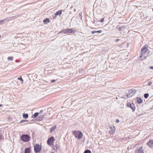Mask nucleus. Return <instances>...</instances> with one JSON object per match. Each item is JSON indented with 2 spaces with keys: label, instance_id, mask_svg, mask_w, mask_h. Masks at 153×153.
<instances>
[{
  "label": "nucleus",
  "instance_id": "nucleus-19",
  "mask_svg": "<svg viewBox=\"0 0 153 153\" xmlns=\"http://www.w3.org/2000/svg\"><path fill=\"white\" fill-rule=\"evenodd\" d=\"M39 114V113H37V112L35 113L33 115V117L34 118L36 117Z\"/></svg>",
  "mask_w": 153,
  "mask_h": 153
},
{
  "label": "nucleus",
  "instance_id": "nucleus-25",
  "mask_svg": "<svg viewBox=\"0 0 153 153\" xmlns=\"http://www.w3.org/2000/svg\"><path fill=\"white\" fill-rule=\"evenodd\" d=\"M73 134L75 136V137H76V131H74L73 132Z\"/></svg>",
  "mask_w": 153,
  "mask_h": 153
},
{
  "label": "nucleus",
  "instance_id": "nucleus-3",
  "mask_svg": "<svg viewBox=\"0 0 153 153\" xmlns=\"http://www.w3.org/2000/svg\"><path fill=\"white\" fill-rule=\"evenodd\" d=\"M147 51H141V55L140 56V58L141 60H143L146 59L147 56H146L145 55V53Z\"/></svg>",
  "mask_w": 153,
  "mask_h": 153
},
{
  "label": "nucleus",
  "instance_id": "nucleus-17",
  "mask_svg": "<svg viewBox=\"0 0 153 153\" xmlns=\"http://www.w3.org/2000/svg\"><path fill=\"white\" fill-rule=\"evenodd\" d=\"M18 79L20 80L21 81L22 83V84L23 83V80L21 76H20L19 77H18Z\"/></svg>",
  "mask_w": 153,
  "mask_h": 153
},
{
  "label": "nucleus",
  "instance_id": "nucleus-10",
  "mask_svg": "<svg viewBox=\"0 0 153 153\" xmlns=\"http://www.w3.org/2000/svg\"><path fill=\"white\" fill-rule=\"evenodd\" d=\"M43 22L45 24H47L48 23H49L50 20L48 18H46L43 20Z\"/></svg>",
  "mask_w": 153,
  "mask_h": 153
},
{
  "label": "nucleus",
  "instance_id": "nucleus-9",
  "mask_svg": "<svg viewBox=\"0 0 153 153\" xmlns=\"http://www.w3.org/2000/svg\"><path fill=\"white\" fill-rule=\"evenodd\" d=\"M62 10H60L57 11L55 13V15L56 17L58 15H60L62 14Z\"/></svg>",
  "mask_w": 153,
  "mask_h": 153
},
{
  "label": "nucleus",
  "instance_id": "nucleus-23",
  "mask_svg": "<svg viewBox=\"0 0 153 153\" xmlns=\"http://www.w3.org/2000/svg\"><path fill=\"white\" fill-rule=\"evenodd\" d=\"M13 59V57L12 56L8 57L7 58V59L8 60H10L11 61Z\"/></svg>",
  "mask_w": 153,
  "mask_h": 153
},
{
  "label": "nucleus",
  "instance_id": "nucleus-34",
  "mask_svg": "<svg viewBox=\"0 0 153 153\" xmlns=\"http://www.w3.org/2000/svg\"><path fill=\"white\" fill-rule=\"evenodd\" d=\"M43 111L42 110L40 111V113H42L43 112Z\"/></svg>",
  "mask_w": 153,
  "mask_h": 153
},
{
  "label": "nucleus",
  "instance_id": "nucleus-2",
  "mask_svg": "<svg viewBox=\"0 0 153 153\" xmlns=\"http://www.w3.org/2000/svg\"><path fill=\"white\" fill-rule=\"evenodd\" d=\"M136 90L134 89H131L128 91V94L127 95L128 97H129L133 96L135 93Z\"/></svg>",
  "mask_w": 153,
  "mask_h": 153
},
{
  "label": "nucleus",
  "instance_id": "nucleus-33",
  "mask_svg": "<svg viewBox=\"0 0 153 153\" xmlns=\"http://www.w3.org/2000/svg\"><path fill=\"white\" fill-rule=\"evenodd\" d=\"M131 108L132 109V110H133V111H134V108H132L131 107Z\"/></svg>",
  "mask_w": 153,
  "mask_h": 153
},
{
  "label": "nucleus",
  "instance_id": "nucleus-15",
  "mask_svg": "<svg viewBox=\"0 0 153 153\" xmlns=\"http://www.w3.org/2000/svg\"><path fill=\"white\" fill-rule=\"evenodd\" d=\"M137 102L138 103H141L143 102V100L141 99L140 98H138L137 100Z\"/></svg>",
  "mask_w": 153,
  "mask_h": 153
},
{
  "label": "nucleus",
  "instance_id": "nucleus-4",
  "mask_svg": "<svg viewBox=\"0 0 153 153\" xmlns=\"http://www.w3.org/2000/svg\"><path fill=\"white\" fill-rule=\"evenodd\" d=\"M61 32L63 33L66 34L72 33L74 32L72 29L69 28L63 30L61 31Z\"/></svg>",
  "mask_w": 153,
  "mask_h": 153
},
{
  "label": "nucleus",
  "instance_id": "nucleus-24",
  "mask_svg": "<svg viewBox=\"0 0 153 153\" xmlns=\"http://www.w3.org/2000/svg\"><path fill=\"white\" fill-rule=\"evenodd\" d=\"M147 143H153V140H150Z\"/></svg>",
  "mask_w": 153,
  "mask_h": 153
},
{
  "label": "nucleus",
  "instance_id": "nucleus-29",
  "mask_svg": "<svg viewBox=\"0 0 153 153\" xmlns=\"http://www.w3.org/2000/svg\"><path fill=\"white\" fill-rule=\"evenodd\" d=\"M4 20L0 21V25L3 23V22Z\"/></svg>",
  "mask_w": 153,
  "mask_h": 153
},
{
  "label": "nucleus",
  "instance_id": "nucleus-35",
  "mask_svg": "<svg viewBox=\"0 0 153 153\" xmlns=\"http://www.w3.org/2000/svg\"><path fill=\"white\" fill-rule=\"evenodd\" d=\"M119 40H120V39H117V40H116V42H117Z\"/></svg>",
  "mask_w": 153,
  "mask_h": 153
},
{
  "label": "nucleus",
  "instance_id": "nucleus-39",
  "mask_svg": "<svg viewBox=\"0 0 153 153\" xmlns=\"http://www.w3.org/2000/svg\"><path fill=\"white\" fill-rule=\"evenodd\" d=\"M152 10H153V9H152Z\"/></svg>",
  "mask_w": 153,
  "mask_h": 153
},
{
  "label": "nucleus",
  "instance_id": "nucleus-11",
  "mask_svg": "<svg viewBox=\"0 0 153 153\" xmlns=\"http://www.w3.org/2000/svg\"><path fill=\"white\" fill-rule=\"evenodd\" d=\"M148 48H147V45H145L144 46H143L142 49L141 51H147Z\"/></svg>",
  "mask_w": 153,
  "mask_h": 153
},
{
  "label": "nucleus",
  "instance_id": "nucleus-36",
  "mask_svg": "<svg viewBox=\"0 0 153 153\" xmlns=\"http://www.w3.org/2000/svg\"><path fill=\"white\" fill-rule=\"evenodd\" d=\"M2 106V105L0 104V107Z\"/></svg>",
  "mask_w": 153,
  "mask_h": 153
},
{
  "label": "nucleus",
  "instance_id": "nucleus-38",
  "mask_svg": "<svg viewBox=\"0 0 153 153\" xmlns=\"http://www.w3.org/2000/svg\"><path fill=\"white\" fill-rule=\"evenodd\" d=\"M1 37V36L0 35V38Z\"/></svg>",
  "mask_w": 153,
  "mask_h": 153
},
{
  "label": "nucleus",
  "instance_id": "nucleus-8",
  "mask_svg": "<svg viewBox=\"0 0 153 153\" xmlns=\"http://www.w3.org/2000/svg\"><path fill=\"white\" fill-rule=\"evenodd\" d=\"M115 128L114 127L110 128V130L109 131V133L111 134H113L115 132Z\"/></svg>",
  "mask_w": 153,
  "mask_h": 153
},
{
  "label": "nucleus",
  "instance_id": "nucleus-1",
  "mask_svg": "<svg viewBox=\"0 0 153 153\" xmlns=\"http://www.w3.org/2000/svg\"><path fill=\"white\" fill-rule=\"evenodd\" d=\"M30 138V136L27 134L23 135L21 136V140L25 142H27L29 141Z\"/></svg>",
  "mask_w": 153,
  "mask_h": 153
},
{
  "label": "nucleus",
  "instance_id": "nucleus-37",
  "mask_svg": "<svg viewBox=\"0 0 153 153\" xmlns=\"http://www.w3.org/2000/svg\"><path fill=\"white\" fill-rule=\"evenodd\" d=\"M151 144H149V146H150V145Z\"/></svg>",
  "mask_w": 153,
  "mask_h": 153
},
{
  "label": "nucleus",
  "instance_id": "nucleus-22",
  "mask_svg": "<svg viewBox=\"0 0 153 153\" xmlns=\"http://www.w3.org/2000/svg\"><path fill=\"white\" fill-rule=\"evenodd\" d=\"M84 153H91V151L88 150H85Z\"/></svg>",
  "mask_w": 153,
  "mask_h": 153
},
{
  "label": "nucleus",
  "instance_id": "nucleus-6",
  "mask_svg": "<svg viewBox=\"0 0 153 153\" xmlns=\"http://www.w3.org/2000/svg\"><path fill=\"white\" fill-rule=\"evenodd\" d=\"M83 136L82 133L79 131H77V138L78 139H81Z\"/></svg>",
  "mask_w": 153,
  "mask_h": 153
},
{
  "label": "nucleus",
  "instance_id": "nucleus-14",
  "mask_svg": "<svg viewBox=\"0 0 153 153\" xmlns=\"http://www.w3.org/2000/svg\"><path fill=\"white\" fill-rule=\"evenodd\" d=\"M56 126H54L53 127H52V128H51L50 129L51 132H52L53 131H54V130L56 128Z\"/></svg>",
  "mask_w": 153,
  "mask_h": 153
},
{
  "label": "nucleus",
  "instance_id": "nucleus-32",
  "mask_svg": "<svg viewBox=\"0 0 153 153\" xmlns=\"http://www.w3.org/2000/svg\"><path fill=\"white\" fill-rule=\"evenodd\" d=\"M149 68L150 69H153V66L150 67Z\"/></svg>",
  "mask_w": 153,
  "mask_h": 153
},
{
  "label": "nucleus",
  "instance_id": "nucleus-31",
  "mask_svg": "<svg viewBox=\"0 0 153 153\" xmlns=\"http://www.w3.org/2000/svg\"><path fill=\"white\" fill-rule=\"evenodd\" d=\"M56 81V80H52L51 81V83H53L54 82H55Z\"/></svg>",
  "mask_w": 153,
  "mask_h": 153
},
{
  "label": "nucleus",
  "instance_id": "nucleus-21",
  "mask_svg": "<svg viewBox=\"0 0 153 153\" xmlns=\"http://www.w3.org/2000/svg\"><path fill=\"white\" fill-rule=\"evenodd\" d=\"M4 139V137L1 133H0V140H3Z\"/></svg>",
  "mask_w": 153,
  "mask_h": 153
},
{
  "label": "nucleus",
  "instance_id": "nucleus-16",
  "mask_svg": "<svg viewBox=\"0 0 153 153\" xmlns=\"http://www.w3.org/2000/svg\"><path fill=\"white\" fill-rule=\"evenodd\" d=\"M79 18L80 19L82 20V12H80L79 13Z\"/></svg>",
  "mask_w": 153,
  "mask_h": 153
},
{
  "label": "nucleus",
  "instance_id": "nucleus-7",
  "mask_svg": "<svg viewBox=\"0 0 153 153\" xmlns=\"http://www.w3.org/2000/svg\"><path fill=\"white\" fill-rule=\"evenodd\" d=\"M136 153H144V151L142 149V147H140L136 151Z\"/></svg>",
  "mask_w": 153,
  "mask_h": 153
},
{
  "label": "nucleus",
  "instance_id": "nucleus-26",
  "mask_svg": "<svg viewBox=\"0 0 153 153\" xmlns=\"http://www.w3.org/2000/svg\"><path fill=\"white\" fill-rule=\"evenodd\" d=\"M27 122V120H22L20 121V122L21 123H23L24 122Z\"/></svg>",
  "mask_w": 153,
  "mask_h": 153
},
{
  "label": "nucleus",
  "instance_id": "nucleus-12",
  "mask_svg": "<svg viewBox=\"0 0 153 153\" xmlns=\"http://www.w3.org/2000/svg\"><path fill=\"white\" fill-rule=\"evenodd\" d=\"M23 118L24 119H27L28 117V114H27L24 113L23 114Z\"/></svg>",
  "mask_w": 153,
  "mask_h": 153
},
{
  "label": "nucleus",
  "instance_id": "nucleus-28",
  "mask_svg": "<svg viewBox=\"0 0 153 153\" xmlns=\"http://www.w3.org/2000/svg\"><path fill=\"white\" fill-rule=\"evenodd\" d=\"M104 18L101 19L100 20V22H104Z\"/></svg>",
  "mask_w": 153,
  "mask_h": 153
},
{
  "label": "nucleus",
  "instance_id": "nucleus-20",
  "mask_svg": "<svg viewBox=\"0 0 153 153\" xmlns=\"http://www.w3.org/2000/svg\"><path fill=\"white\" fill-rule=\"evenodd\" d=\"M149 94L148 93L145 94H144V97L146 99L148 97H149Z\"/></svg>",
  "mask_w": 153,
  "mask_h": 153
},
{
  "label": "nucleus",
  "instance_id": "nucleus-18",
  "mask_svg": "<svg viewBox=\"0 0 153 153\" xmlns=\"http://www.w3.org/2000/svg\"><path fill=\"white\" fill-rule=\"evenodd\" d=\"M126 28V27H125V26H122V27H119L118 28V30H119L120 31L122 30H123V29H124Z\"/></svg>",
  "mask_w": 153,
  "mask_h": 153
},
{
  "label": "nucleus",
  "instance_id": "nucleus-13",
  "mask_svg": "<svg viewBox=\"0 0 153 153\" xmlns=\"http://www.w3.org/2000/svg\"><path fill=\"white\" fill-rule=\"evenodd\" d=\"M102 31L101 30H100L97 31H92V34H94L95 33H102Z\"/></svg>",
  "mask_w": 153,
  "mask_h": 153
},
{
  "label": "nucleus",
  "instance_id": "nucleus-27",
  "mask_svg": "<svg viewBox=\"0 0 153 153\" xmlns=\"http://www.w3.org/2000/svg\"><path fill=\"white\" fill-rule=\"evenodd\" d=\"M152 82H151V81L150 82L148 83L147 85L149 86H150L152 85Z\"/></svg>",
  "mask_w": 153,
  "mask_h": 153
},
{
  "label": "nucleus",
  "instance_id": "nucleus-30",
  "mask_svg": "<svg viewBox=\"0 0 153 153\" xmlns=\"http://www.w3.org/2000/svg\"><path fill=\"white\" fill-rule=\"evenodd\" d=\"M119 122V120L117 119L116 120V123H118Z\"/></svg>",
  "mask_w": 153,
  "mask_h": 153
},
{
  "label": "nucleus",
  "instance_id": "nucleus-5",
  "mask_svg": "<svg viewBox=\"0 0 153 153\" xmlns=\"http://www.w3.org/2000/svg\"><path fill=\"white\" fill-rule=\"evenodd\" d=\"M55 139L53 137H51L49 138L47 141L48 143H53Z\"/></svg>",
  "mask_w": 153,
  "mask_h": 153
}]
</instances>
